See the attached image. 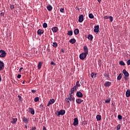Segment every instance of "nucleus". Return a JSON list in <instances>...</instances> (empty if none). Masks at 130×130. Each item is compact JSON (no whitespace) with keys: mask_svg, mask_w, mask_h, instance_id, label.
Masks as SVG:
<instances>
[{"mask_svg":"<svg viewBox=\"0 0 130 130\" xmlns=\"http://www.w3.org/2000/svg\"><path fill=\"white\" fill-rule=\"evenodd\" d=\"M127 66H130V59L127 60Z\"/></svg>","mask_w":130,"mask_h":130,"instance_id":"obj_47","label":"nucleus"},{"mask_svg":"<svg viewBox=\"0 0 130 130\" xmlns=\"http://www.w3.org/2000/svg\"><path fill=\"white\" fill-rule=\"evenodd\" d=\"M67 35H69V36H72L73 35V30H69Z\"/></svg>","mask_w":130,"mask_h":130,"instance_id":"obj_29","label":"nucleus"},{"mask_svg":"<svg viewBox=\"0 0 130 130\" xmlns=\"http://www.w3.org/2000/svg\"><path fill=\"white\" fill-rule=\"evenodd\" d=\"M60 12L61 13H64V8H61L60 9Z\"/></svg>","mask_w":130,"mask_h":130,"instance_id":"obj_39","label":"nucleus"},{"mask_svg":"<svg viewBox=\"0 0 130 130\" xmlns=\"http://www.w3.org/2000/svg\"><path fill=\"white\" fill-rule=\"evenodd\" d=\"M73 88H74V91H77V86H74Z\"/></svg>","mask_w":130,"mask_h":130,"instance_id":"obj_51","label":"nucleus"},{"mask_svg":"<svg viewBox=\"0 0 130 130\" xmlns=\"http://www.w3.org/2000/svg\"><path fill=\"white\" fill-rule=\"evenodd\" d=\"M25 127H26V128H27V125H25Z\"/></svg>","mask_w":130,"mask_h":130,"instance_id":"obj_63","label":"nucleus"},{"mask_svg":"<svg viewBox=\"0 0 130 130\" xmlns=\"http://www.w3.org/2000/svg\"><path fill=\"white\" fill-rule=\"evenodd\" d=\"M70 92H71L70 94H74V93H75V88H72L71 89Z\"/></svg>","mask_w":130,"mask_h":130,"instance_id":"obj_32","label":"nucleus"},{"mask_svg":"<svg viewBox=\"0 0 130 130\" xmlns=\"http://www.w3.org/2000/svg\"><path fill=\"white\" fill-rule=\"evenodd\" d=\"M22 84H25V80L22 82Z\"/></svg>","mask_w":130,"mask_h":130,"instance_id":"obj_61","label":"nucleus"},{"mask_svg":"<svg viewBox=\"0 0 130 130\" xmlns=\"http://www.w3.org/2000/svg\"><path fill=\"white\" fill-rule=\"evenodd\" d=\"M61 52H64V50H63V49H61Z\"/></svg>","mask_w":130,"mask_h":130,"instance_id":"obj_58","label":"nucleus"},{"mask_svg":"<svg viewBox=\"0 0 130 130\" xmlns=\"http://www.w3.org/2000/svg\"><path fill=\"white\" fill-rule=\"evenodd\" d=\"M94 78H96V76H95V75H94Z\"/></svg>","mask_w":130,"mask_h":130,"instance_id":"obj_64","label":"nucleus"},{"mask_svg":"<svg viewBox=\"0 0 130 130\" xmlns=\"http://www.w3.org/2000/svg\"><path fill=\"white\" fill-rule=\"evenodd\" d=\"M52 31H53V32H56L58 31V28L56 26L53 27L52 28Z\"/></svg>","mask_w":130,"mask_h":130,"instance_id":"obj_19","label":"nucleus"},{"mask_svg":"<svg viewBox=\"0 0 130 130\" xmlns=\"http://www.w3.org/2000/svg\"><path fill=\"white\" fill-rule=\"evenodd\" d=\"M121 127V125H120V124H118L117 125V130H119L120 129V127Z\"/></svg>","mask_w":130,"mask_h":130,"instance_id":"obj_42","label":"nucleus"},{"mask_svg":"<svg viewBox=\"0 0 130 130\" xmlns=\"http://www.w3.org/2000/svg\"><path fill=\"white\" fill-rule=\"evenodd\" d=\"M123 74L126 77H128L129 76V74H128V72H126V70L125 69H124L122 71Z\"/></svg>","mask_w":130,"mask_h":130,"instance_id":"obj_17","label":"nucleus"},{"mask_svg":"<svg viewBox=\"0 0 130 130\" xmlns=\"http://www.w3.org/2000/svg\"><path fill=\"white\" fill-rule=\"evenodd\" d=\"M76 40L74 39H71L70 41L69 42L70 43H72V44H75V43L76 42Z\"/></svg>","mask_w":130,"mask_h":130,"instance_id":"obj_22","label":"nucleus"},{"mask_svg":"<svg viewBox=\"0 0 130 130\" xmlns=\"http://www.w3.org/2000/svg\"><path fill=\"white\" fill-rule=\"evenodd\" d=\"M18 98L19 99V100L21 101V100L22 99V96H21L20 95H18Z\"/></svg>","mask_w":130,"mask_h":130,"instance_id":"obj_48","label":"nucleus"},{"mask_svg":"<svg viewBox=\"0 0 130 130\" xmlns=\"http://www.w3.org/2000/svg\"><path fill=\"white\" fill-rule=\"evenodd\" d=\"M42 63H43V62H39L38 63V68L39 70H40V69H41L42 67Z\"/></svg>","mask_w":130,"mask_h":130,"instance_id":"obj_26","label":"nucleus"},{"mask_svg":"<svg viewBox=\"0 0 130 130\" xmlns=\"http://www.w3.org/2000/svg\"><path fill=\"white\" fill-rule=\"evenodd\" d=\"M55 102V100H54L53 99L50 100L47 104V106L49 107V106H50L51 104H53V103Z\"/></svg>","mask_w":130,"mask_h":130,"instance_id":"obj_12","label":"nucleus"},{"mask_svg":"<svg viewBox=\"0 0 130 130\" xmlns=\"http://www.w3.org/2000/svg\"><path fill=\"white\" fill-rule=\"evenodd\" d=\"M89 18H90V19H93L94 18V15H93V14L90 13L89 14Z\"/></svg>","mask_w":130,"mask_h":130,"instance_id":"obj_33","label":"nucleus"},{"mask_svg":"<svg viewBox=\"0 0 130 130\" xmlns=\"http://www.w3.org/2000/svg\"><path fill=\"white\" fill-rule=\"evenodd\" d=\"M31 129L32 130H36V127H32Z\"/></svg>","mask_w":130,"mask_h":130,"instance_id":"obj_52","label":"nucleus"},{"mask_svg":"<svg viewBox=\"0 0 130 130\" xmlns=\"http://www.w3.org/2000/svg\"><path fill=\"white\" fill-rule=\"evenodd\" d=\"M47 9L48 11H49L50 12L52 10V6H51V5H49L47 6Z\"/></svg>","mask_w":130,"mask_h":130,"instance_id":"obj_24","label":"nucleus"},{"mask_svg":"<svg viewBox=\"0 0 130 130\" xmlns=\"http://www.w3.org/2000/svg\"><path fill=\"white\" fill-rule=\"evenodd\" d=\"M96 118L97 121H100V120H101V115H96Z\"/></svg>","mask_w":130,"mask_h":130,"instance_id":"obj_25","label":"nucleus"},{"mask_svg":"<svg viewBox=\"0 0 130 130\" xmlns=\"http://www.w3.org/2000/svg\"><path fill=\"white\" fill-rule=\"evenodd\" d=\"M39 108H40L41 111L44 109V107H43V105H40Z\"/></svg>","mask_w":130,"mask_h":130,"instance_id":"obj_37","label":"nucleus"},{"mask_svg":"<svg viewBox=\"0 0 130 130\" xmlns=\"http://www.w3.org/2000/svg\"><path fill=\"white\" fill-rule=\"evenodd\" d=\"M66 114V111L64 110H60L59 111H56L55 114L57 115V116H59L60 115H64Z\"/></svg>","mask_w":130,"mask_h":130,"instance_id":"obj_1","label":"nucleus"},{"mask_svg":"<svg viewBox=\"0 0 130 130\" xmlns=\"http://www.w3.org/2000/svg\"><path fill=\"white\" fill-rule=\"evenodd\" d=\"M83 21H84V15H81L79 17L78 21L79 22V23H82Z\"/></svg>","mask_w":130,"mask_h":130,"instance_id":"obj_10","label":"nucleus"},{"mask_svg":"<svg viewBox=\"0 0 130 130\" xmlns=\"http://www.w3.org/2000/svg\"><path fill=\"white\" fill-rule=\"evenodd\" d=\"M38 35H42V34H43V33H44V30L43 29H38V31H37Z\"/></svg>","mask_w":130,"mask_h":130,"instance_id":"obj_15","label":"nucleus"},{"mask_svg":"<svg viewBox=\"0 0 130 130\" xmlns=\"http://www.w3.org/2000/svg\"><path fill=\"white\" fill-rule=\"evenodd\" d=\"M79 124V120L78 119V118H74V122L73 123V125H74V126H76Z\"/></svg>","mask_w":130,"mask_h":130,"instance_id":"obj_8","label":"nucleus"},{"mask_svg":"<svg viewBox=\"0 0 130 130\" xmlns=\"http://www.w3.org/2000/svg\"><path fill=\"white\" fill-rule=\"evenodd\" d=\"M43 28H47V23H44L43 24Z\"/></svg>","mask_w":130,"mask_h":130,"instance_id":"obj_40","label":"nucleus"},{"mask_svg":"<svg viewBox=\"0 0 130 130\" xmlns=\"http://www.w3.org/2000/svg\"><path fill=\"white\" fill-rule=\"evenodd\" d=\"M111 101V99L109 98L105 101V103H109Z\"/></svg>","mask_w":130,"mask_h":130,"instance_id":"obj_35","label":"nucleus"},{"mask_svg":"<svg viewBox=\"0 0 130 130\" xmlns=\"http://www.w3.org/2000/svg\"><path fill=\"white\" fill-rule=\"evenodd\" d=\"M7 55V52L5 51L4 50H0V57H6Z\"/></svg>","mask_w":130,"mask_h":130,"instance_id":"obj_2","label":"nucleus"},{"mask_svg":"<svg viewBox=\"0 0 130 130\" xmlns=\"http://www.w3.org/2000/svg\"><path fill=\"white\" fill-rule=\"evenodd\" d=\"M32 93H35V92H36V90H31Z\"/></svg>","mask_w":130,"mask_h":130,"instance_id":"obj_55","label":"nucleus"},{"mask_svg":"<svg viewBox=\"0 0 130 130\" xmlns=\"http://www.w3.org/2000/svg\"><path fill=\"white\" fill-rule=\"evenodd\" d=\"M4 69H5V63L2 61H0V72H2Z\"/></svg>","mask_w":130,"mask_h":130,"instance_id":"obj_4","label":"nucleus"},{"mask_svg":"<svg viewBox=\"0 0 130 130\" xmlns=\"http://www.w3.org/2000/svg\"><path fill=\"white\" fill-rule=\"evenodd\" d=\"M22 70H23V68H20V69H19V72L20 73V72H21V71H22Z\"/></svg>","mask_w":130,"mask_h":130,"instance_id":"obj_54","label":"nucleus"},{"mask_svg":"<svg viewBox=\"0 0 130 130\" xmlns=\"http://www.w3.org/2000/svg\"><path fill=\"white\" fill-rule=\"evenodd\" d=\"M125 94L126 97H130V89H127Z\"/></svg>","mask_w":130,"mask_h":130,"instance_id":"obj_23","label":"nucleus"},{"mask_svg":"<svg viewBox=\"0 0 130 130\" xmlns=\"http://www.w3.org/2000/svg\"><path fill=\"white\" fill-rule=\"evenodd\" d=\"M75 86L77 87V88H78V87H81V84H80V81H77Z\"/></svg>","mask_w":130,"mask_h":130,"instance_id":"obj_30","label":"nucleus"},{"mask_svg":"<svg viewBox=\"0 0 130 130\" xmlns=\"http://www.w3.org/2000/svg\"><path fill=\"white\" fill-rule=\"evenodd\" d=\"M10 8H11V10H14V9H15V6L12 5V6H11Z\"/></svg>","mask_w":130,"mask_h":130,"instance_id":"obj_45","label":"nucleus"},{"mask_svg":"<svg viewBox=\"0 0 130 130\" xmlns=\"http://www.w3.org/2000/svg\"><path fill=\"white\" fill-rule=\"evenodd\" d=\"M52 46H53V47H54V48H56V47H57V46H58L57 43L53 42Z\"/></svg>","mask_w":130,"mask_h":130,"instance_id":"obj_31","label":"nucleus"},{"mask_svg":"<svg viewBox=\"0 0 130 130\" xmlns=\"http://www.w3.org/2000/svg\"><path fill=\"white\" fill-rule=\"evenodd\" d=\"M43 130H47V129H46V127H45V126H43Z\"/></svg>","mask_w":130,"mask_h":130,"instance_id":"obj_56","label":"nucleus"},{"mask_svg":"<svg viewBox=\"0 0 130 130\" xmlns=\"http://www.w3.org/2000/svg\"><path fill=\"white\" fill-rule=\"evenodd\" d=\"M28 110V112L29 113H31V114H32V115H34V114H35V111L34 110V109H33V108H29Z\"/></svg>","mask_w":130,"mask_h":130,"instance_id":"obj_9","label":"nucleus"},{"mask_svg":"<svg viewBox=\"0 0 130 130\" xmlns=\"http://www.w3.org/2000/svg\"><path fill=\"white\" fill-rule=\"evenodd\" d=\"M70 96H69L68 99L70 100V101H73V102H75V97L74 95L72 94V93H69Z\"/></svg>","mask_w":130,"mask_h":130,"instance_id":"obj_7","label":"nucleus"},{"mask_svg":"<svg viewBox=\"0 0 130 130\" xmlns=\"http://www.w3.org/2000/svg\"><path fill=\"white\" fill-rule=\"evenodd\" d=\"M74 33L75 35H78V34H79V33H80V30H79V29L76 28L74 30Z\"/></svg>","mask_w":130,"mask_h":130,"instance_id":"obj_21","label":"nucleus"},{"mask_svg":"<svg viewBox=\"0 0 130 130\" xmlns=\"http://www.w3.org/2000/svg\"><path fill=\"white\" fill-rule=\"evenodd\" d=\"M96 74H94V73H91L90 75V76L91 77V78H94V76H95V77H96Z\"/></svg>","mask_w":130,"mask_h":130,"instance_id":"obj_41","label":"nucleus"},{"mask_svg":"<svg viewBox=\"0 0 130 130\" xmlns=\"http://www.w3.org/2000/svg\"><path fill=\"white\" fill-rule=\"evenodd\" d=\"M66 102H67V103H70V101H71V100L69 98H66Z\"/></svg>","mask_w":130,"mask_h":130,"instance_id":"obj_43","label":"nucleus"},{"mask_svg":"<svg viewBox=\"0 0 130 130\" xmlns=\"http://www.w3.org/2000/svg\"><path fill=\"white\" fill-rule=\"evenodd\" d=\"M122 77V74H119L118 76L117 77V80L118 81H120V80H121V78Z\"/></svg>","mask_w":130,"mask_h":130,"instance_id":"obj_28","label":"nucleus"},{"mask_svg":"<svg viewBox=\"0 0 130 130\" xmlns=\"http://www.w3.org/2000/svg\"><path fill=\"white\" fill-rule=\"evenodd\" d=\"M109 18H110V16H104V19H109Z\"/></svg>","mask_w":130,"mask_h":130,"instance_id":"obj_49","label":"nucleus"},{"mask_svg":"<svg viewBox=\"0 0 130 130\" xmlns=\"http://www.w3.org/2000/svg\"><path fill=\"white\" fill-rule=\"evenodd\" d=\"M0 82H2V77L0 76Z\"/></svg>","mask_w":130,"mask_h":130,"instance_id":"obj_59","label":"nucleus"},{"mask_svg":"<svg viewBox=\"0 0 130 130\" xmlns=\"http://www.w3.org/2000/svg\"><path fill=\"white\" fill-rule=\"evenodd\" d=\"M50 64L54 66V62L53 61L51 62Z\"/></svg>","mask_w":130,"mask_h":130,"instance_id":"obj_53","label":"nucleus"},{"mask_svg":"<svg viewBox=\"0 0 130 130\" xmlns=\"http://www.w3.org/2000/svg\"><path fill=\"white\" fill-rule=\"evenodd\" d=\"M48 51L49 52V51H50V49H48Z\"/></svg>","mask_w":130,"mask_h":130,"instance_id":"obj_62","label":"nucleus"},{"mask_svg":"<svg viewBox=\"0 0 130 130\" xmlns=\"http://www.w3.org/2000/svg\"><path fill=\"white\" fill-rule=\"evenodd\" d=\"M110 22H112L113 21V17L112 16H110L109 17Z\"/></svg>","mask_w":130,"mask_h":130,"instance_id":"obj_44","label":"nucleus"},{"mask_svg":"<svg viewBox=\"0 0 130 130\" xmlns=\"http://www.w3.org/2000/svg\"><path fill=\"white\" fill-rule=\"evenodd\" d=\"M87 38L89 40H90L91 41H92V40H93V36H92L91 35H89L88 36Z\"/></svg>","mask_w":130,"mask_h":130,"instance_id":"obj_27","label":"nucleus"},{"mask_svg":"<svg viewBox=\"0 0 130 130\" xmlns=\"http://www.w3.org/2000/svg\"><path fill=\"white\" fill-rule=\"evenodd\" d=\"M35 102H38L39 101V97H36L34 99Z\"/></svg>","mask_w":130,"mask_h":130,"instance_id":"obj_36","label":"nucleus"},{"mask_svg":"<svg viewBox=\"0 0 130 130\" xmlns=\"http://www.w3.org/2000/svg\"><path fill=\"white\" fill-rule=\"evenodd\" d=\"M98 1V3H99V4H100L101 3V1L102 0H97Z\"/></svg>","mask_w":130,"mask_h":130,"instance_id":"obj_57","label":"nucleus"},{"mask_svg":"<svg viewBox=\"0 0 130 130\" xmlns=\"http://www.w3.org/2000/svg\"><path fill=\"white\" fill-rule=\"evenodd\" d=\"M76 103H77V104H81V103H82V102H84V100H81V99H77L76 100Z\"/></svg>","mask_w":130,"mask_h":130,"instance_id":"obj_16","label":"nucleus"},{"mask_svg":"<svg viewBox=\"0 0 130 130\" xmlns=\"http://www.w3.org/2000/svg\"><path fill=\"white\" fill-rule=\"evenodd\" d=\"M124 79H125V80H127V78H126V76L124 77Z\"/></svg>","mask_w":130,"mask_h":130,"instance_id":"obj_60","label":"nucleus"},{"mask_svg":"<svg viewBox=\"0 0 130 130\" xmlns=\"http://www.w3.org/2000/svg\"><path fill=\"white\" fill-rule=\"evenodd\" d=\"M22 121L24 122V123H27L29 121L28 118H26L25 116L23 117Z\"/></svg>","mask_w":130,"mask_h":130,"instance_id":"obj_18","label":"nucleus"},{"mask_svg":"<svg viewBox=\"0 0 130 130\" xmlns=\"http://www.w3.org/2000/svg\"><path fill=\"white\" fill-rule=\"evenodd\" d=\"M93 31L96 34H98L99 33V25L95 26Z\"/></svg>","mask_w":130,"mask_h":130,"instance_id":"obj_6","label":"nucleus"},{"mask_svg":"<svg viewBox=\"0 0 130 130\" xmlns=\"http://www.w3.org/2000/svg\"><path fill=\"white\" fill-rule=\"evenodd\" d=\"M104 86H105V87H110V86H111V82L107 81L105 83H104Z\"/></svg>","mask_w":130,"mask_h":130,"instance_id":"obj_14","label":"nucleus"},{"mask_svg":"<svg viewBox=\"0 0 130 130\" xmlns=\"http://www.w3.org/2000/svg\"><path fill=\"white\" fill-rule=\"evenodd\" d=\"M76 96L79 98H83V93H82L81 91H77L76 93Z\"/></svg>","mask_w":130,"mask_h":130,"instance_id":"obj_11","label":"nucleus"},{"mask_svg":"<svg viewBox=\"0 0 130 130\" xmlns=\"http://www.w3.org/2000/svg\"><path fill=\"white\" fill-rule=\"evenodd\" d=\"M1 16H5V13L2 12V13H1Z\"/></svg>","mask_w":130,"mask_h":130,"instance_id":"obj_50","label":"nucleus"},{"mask_svg":"<svg viewBox=\"0 0 130 130\" xmlns=\"http://www.w3.org/2000/svg\"><path fill=\"white\" fill-rule=\"evenodd\" d=\"M86 57H87V54L85 53H82L79 55V57L80 59H82V60H84V59L86 58Z\"/></svg>","mask_w":130,"mask_h":130,"instance_id":"obj_3","label":"nucleus"},{"mask_svg":"<svg viewBox=\"0 0 130 130\" xmlns=\"http://www.w3.org/2000/svg\"><path fill=\"white\" fill-rule=\"evenodd\" d=\"M18 121V118H13L12 121H11V123H13V124H15L16 122Z\"/></svg>","mask_w":130,"mask_h":130,"instance_id":"obj_20","label":"nucleus"},{"mask_svg":"<svg viewBox=\"0 0 130 130\" xmlns=\"http://www.w3.org/2000/svg\"><path fill=\"white\" fill-rule=\"evenodd\" d=\"M83 50L84 51L83 53H85L86 54H88V53H89V49H88V47L86 45L83 47Z\"/></svg>","mask_w":130,"mask_h":130,"instance_id":"obj_5","label":"nucleus"},{"mask_svg":"<svg viewBox=\"0 0 130 130\" xmlns=\"http://www.w3.org/2000/svg\"><path fill=\"white\" fill-rule=\"evenodd\" d=\"M21 77H22V75H21V74H18V75H17V78H18V79H21Z\"/></svg>","mask_w":130,"mask_h":130,"instance_id":"obj_46","label":"nucleus"},{"mask_svg":"<svg viewBox=\"0 0 130 130\" xmlns=\"http://www.w3.org/2000/svg\"><path fill=\"white\" fill-rule=\"evenodd\" d=\"M104 76L105 77V78H107V80H109V79H110V77H109V73L108 72H105L104 74Z\"/></svg>","mask_w":130,"mask_h":130,"instance_id":"obj_13","label":"nucleus"},{"mask_svg":"<svg viewBox=\"0 0 130 130\" xmlns=\"http://www.w3.org/2000/svg\"><path fill=\"white\" fill-rule=\"evenodd\" d=\"M118 118L119 120H121V119H122V116L121 115H118Z\"/></svg>","mask_w":130,"mask_h":130,"instance_id":"obj_38","label":"nucleus"},{"mask_svg":"<svg viewBox=\"0 0 130 130\" xmlns=\"http://www.w3.org/2000/svg\"><path fill=\"white\" fill-rule=\"evenodd\" d=\"M119 64H120V66H125V63H124V62H123V61H120L119 62Z\"/></svg>","mask_w":130,"mask_h":130,"instance_id":"obj_34","label":"nucleus"}]
</instances>
